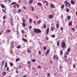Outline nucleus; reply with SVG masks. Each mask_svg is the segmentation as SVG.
<instances>
[{"instance_id": "obj_1", "label": "nucleus", "mask_w": 77, "mask_h": 77, "mask_svg": "<svg viewBox=\"0 0 77 77\" xmlns=\"http://www.w3.org/2000/svg\"><path fill=\"white\" fill-rule=\"evenodd\" d=\"M34 31L36 33H38L41 32V30L37 29H35L34 30Z\"/></svg>"}, {"instance_id": "obj_2", "label": "nucleus", "mask_w": 77, "mask_h": 77, "mask_svg": "<svg viewBox=\"0 0 77 77\" xmlns=\"http://www.w3.org/2000/svg\"><path fill=\"white\" fill-rule=\"evenodd\" d=\"M65 42H62L61 47L62 48H65Z\"/></svg>"}, {"instance_id": "obj_3", "label": "nucleus", "mask_w": 77, "mask_h": 77, "mask_svg": "<svg viewBox=\"0 0 77 77\" xmlns=\"http://www.w3.org/2000/svg\"><path fill=\"white\" fill-rule=\"evenodd\" d=\"M53 57H54V59H55L56 58L57 59V60H59V57H58V56H57V55H55V54L54 55Z\"/></svg>"}, {"instance_id": "obj_4", "label": "nucleus", "mask_w": 77, "mask_h": 77, "mask_svg": "<svg viewBox=\"0 0 77 77\" xmlns=\"http://www.w3.org/2000/svg\"><path fill=\"white\" fill-rule=\"evenodd\" d=\"M14 42L13 41H12L11 43V48H14Z\"/></svg>"}, {"instance_id": "obj_5", "label": "nucleus", "mask_w": 77, "mask_h": 77, "mask_svg": "<svg viewBox=\"0 0 77 77\" xmlns=\"http://www.w3.org/2000/svg\"><path fill=\"white\" fill-rule=\"evenodd\" d=\"M50 6L51 8H54V5L52 3L50 5Z\"/></svg>"}, {"instance_id": "obj_6", "label": "nucleus", "mask_w": 77, "mask_h": 77, "mask_svg": "<svg viewBox=\"0 0 77 77\" xmlns=\"http://www.w3.org/2000/svg\"><path fill=\"white\" fill-rule=\"evenodd\" d=\"M49 28H47V29H46V35H48V33L49 32Z\"/></svg>"}, {"instance_id": "obj_7", "label": "nucleus", "mask_w": 77, "mask_h": 77, "mask_svg": "<svg viewBox=\"0 0 77 77\" xmlns=\"http://www.w3.org/2000/svg\"><path fill=\"white\" fill-rule=\"evenodd\" d=\"M55 28V27L54 26H53V27H51V31H52V32H53V30H54Z\"/></svg>"}, {"instance_id": "obj_8", "label": "nucleus", "mask_w": 77, "mask_h": 77, "mask_svg": "<svg viewBox=\"0 0 77 77\" xmlns=\"http://www.w3.org/2000/svg\"><path fill=\"white\" fill-rule=\"evenodd\" d=\"M68 2L67 1H65L64 2V4H65L66 6V7H68Z\"/></svg>"}, {"instance_id": "obj_9", "label": "nucleus", "mask_w": 77, "mask_h": 77, "mask_svg": "<svg viewBox=\"0 0 77 77\" xmlns=\"http://www.w3.org/2000/svg\"><path fill=\"white\" fill-rule=\"evenodd\" d=\"M53 17V16L52 14L50 15H49V18L50 19H51V18H52Z\"/></svg>"}, {"instance_id": "obj_10", "label": "nucleus", "mask_w": 77, "mask_h": 77, "mask_svg": "<svg viewBox=\"0 0 77 77\" xmlns=\"http://www.w3.org/2000/svg\"><path fill=\"white\" fill-rule=\"evenodd\" d=\"M37 5L38 6H41L42 5V4L40 2H38L37 3Z\"/></svg>"}, {"instance_id": "obj_11", "label": "nucleus", "mask_w": 77, "mask_h": 77, "mask_svg": "<svg viewBox=\"0 0 77 77\" xmlns=\"http://www.w3.org/2000/svg\"><path fill=\"white\" fill-rule=\"evenodd\" d=\"M50 49H48L47 51H46V54L47 55V54H48L49 53H50Z\"/></svg>"}, {"instance_id": "obj_12", "label": "nucleus", "mask_w": 77, "mask_h": 77, "mask_svg": "<svg viewBox=\"0 0 77 77\" xmlns=\"http://www.w3.org/2000/svg\"><path fill=\"white\" fill-rule=\"evenodd\" d=\"M71 3L72 4V5H75V3L74 2V1L73 0H71Z\"/></svg>"}, {"instance_id": "obj_13", "label": "nucleus", "mask_w": 77, "mask_h": 77, "mask_svg": "<svg viewBox=\"0 0 77 77\" xmlns=\"http://www.w3.org/2000/svg\"><path fill=\"white\" fill-rule=\"evenodd\" d=\"M22 40L24 42H27V39H26L24 38H22Z\"/></svg>"}, {"instance_id": "obj_14", "label": "nucleus", "mask_w": 77, "mask_h": 77, "mask_svg": "<svg viewBox=\"0 0 77 77\" xmlns=\"http://www.w3.org/2000/svg\"><path fill=\"white\" fill-rule=\"evenodd\" d=\"M29 22L30 23H32V18H30L29 19Z\"/></svg>"}, {"instance_id": "obj_15", "label": "nucleus", "mask_w": 77, "mask_h": 77, "mask_svg": "<svg viewBox=\"0 0 77 77\" xmlns=\"http://www.w3.org/2000/svg\"><path fill=\"white\" fill-rule=\"evenodd\" d=\"M22 26L23 27H25L26 26V23H22Z\"/></svg>"}, {"instance_id": "obj_16", "label": "nucleus", "mask_w": 77, "mask_h": 77, "mask_svg": "<svg viewBox=\"0 0 77 77\" xmlns=\"http://www.w3.org/2000/svg\"><path fill=\"white\" fill-rule=\"evenodd\" d=\"M43 27L44 29H45L46 28V25L45 24V23L43 24Z\"/></svg>"}, {"instance_id": "obj_17", "label": "nucleus", "mask_w": 77, "mask_h": 77, "mask_svg": "<svg viewBox=\"0 0 77 77\" xmlns=\"http://www.w3.org/2000/svg\"><path fill=\"white\" fill-rule=\"evenodd\" d=\"M9 63L11 67H12V66L14 65L13 63H10V62H9Z\"/></svg>"}, {"instance_id": "obj_18", "label": "nucleus", "mask_w": 77, "mask_h": 77, "mask_svg": "<svg viewBox=\"0 0 77 77\" xmlns=\"http://www.w3.org/2000/svg\"><path fill=\"white\" fill-rule=\"evenodd\" d=\"M5 67L6 68L8 67V63H7V62H5Z\"/></svg>"}, {"instance_id": "obj_19", "label": "nucleus", "mask_w": 77, "mask_h": 77, "mask_svg": "<svg viewBox=\"0 0 77 77\" xmlns=\"http://www.w3.org/2000/svg\"><path fill=\"white\" fill-rule=\"evenodd\" d=\"M41 22H42L41 20H39L37 22V23H38V24H40V23H41Z\"/></svg>"}, {"instance_id": "obj_20", "label": "nucleus", "mask_w": 77, "mask_h": 77, "mask_svg": "<svg viewBox=\"0 0 77 77\" xmlns=\"http://www.w3.org/2000/svg\"><path fill=\"white\" fill-rule=\"evenodd\" d=\"M1 6L2 8L3 9V8H5V6L3 4L1 5Z\"/></svg>"}, {"instance_id": "obj_21", "label": "nucleus", "mask_w": 77, "mask_h": 77, "mask_svg": "<svg viewBox=\"0 0 77 77\" xmlns=\"http://www.w3.org/2000/svg\"><path fill=\"white\" fill-rule=\"evenodd\" d=\"M69 25L70 26H72V22L70 21L69 23Z\"/></svg>"}, {"instance_id": "obj_22", "label": "nucleus", "mask_w": 77, "mask_h": 77, "mask_svg": "<svg viewBox=\"0 0 77 77\" xmlns=\"http://www.w3.org/2000/svg\"><path fill=\"white\" fill-rule=\"evenodd\" d=\"M71 50V49H70V48H69L67 50V52H68V53H69V52L70 51V50Z\"/></svg>"}, {"instance_id": "obj_23", "label": "nucleus", "mask_w": 77, "mask_h": 77, "mask_svg": "<svg viewBox=\"0 0 77 77\" xmlns=\"http://www.w3.org/2000/svg\"><path fill=\"white\" fill-rule=\"evenodd\" d=\"M6 72H3L2 75H4V76H5V75H6Z\"/></svg>"}, {"instance_id": "obj_24", "label": "nucleus", "mask_w": 77, "mask_h": 77, "mask_svg": "<svg viewBox=\"0 0 77 77\" xmlns=\"http://www.w3.org/2000/svg\"><path fill=\"white\" fill-rule=\"evenodd\" d=\"M36 61V60L35 59H33L32 60H31V62H35Z\"/></svg>"}, {"instance_id": "obj_25", "label": "nucleus", "mask_w": 77, "mask_h": 77, "mask_svg": "<svg viewBox=\"0 0 77 77\" xmlns=\"http://www.w3.org/2000/svg\"><path fill=\"white\" fill-rule=\"evenodd\" d=\"M2 11L4 12L5 14H7V13H6V11H5V10L4 9H2Z\"/></svg>"}, {"instance_id": "obj_26", "label": "nucleus", "mask_w": 77, "mask_h": 77, "mask_svg": "<svg viewBox=\"0 0 77 77\" xmlns=\"http://www.w3.org/2000/svg\"><path fill=\"white\" fill-rule=\"evenodd\" d=\"M21 11V10L20 9H19L18 10V14H19V13H20Z\"/></svg>"}, {"instance_id": "obj_27", "label": "nucleus", "mask_w": 77, "mask_h": 77, "mask_svg": "<svg viewBox=\"0 0 77 77\" xmlns=\"http://www.w3.org/2000/svg\"><path fill=\"white\" fill-rule=\"evenodd\" d=\"M64 7H65V6L64 5H63L62 6H61V9H63V8Z\"/></svg>"}, {"instance_id": "obj_28", "label": "nucleus", "mask_w": 77, "mask_h": 77, "mask_svg": "<svg viewBox=\"0 0 77 77\" xmlns=\"http://www.w3.org/2000/svg\"><path fill=\"white\" fill-rule=\"evenodd\" d=\"M70 18H71V17L70 16H68L67 17V19L68 20H70Z\"/></svg>"}, {"instance_id": "obj_29", "label": "nucleus", "mask_w": 77, "mask_h": 77, "mask_svg": "<svg viewBox=\"0 0 77 77\" xmlns=\"http://www.w3.org/2000/svg\"><path fill=\"white\" fill-rule=\"evenodd\" d=\"M57 46H59V41H57Z\"/></svg>"}, {"instance_id": "obj_30", "label": "nucleus", "mask_w": 77, "mask_h": 77, "mask_svg": "<svg viewBox=\"0 0 77 77\" xmlns=\"http://www.w3.org/2000/svg\"><path fill=\"white\" fill-rule=\"evenodd\" d=\"M50 73H48L47 74V76L48 77H50L51 76H50Z\"/></svg>"}, {"instance_id": "obj_31", "label": "nucleus", "mask_w": 77, "mask_h": 77, "mask_svg": "<svg viewBox=\"0 0 77 77\" xmlns=\"http://www.w3.org/2000/svg\"><path fill=\"white\" fill-rule=\"evenodd\" d=\"M66 11L67 12H69V9L67 8L66 9Z\"/></svg>"}, {"instance_id": "obj_32", "label": "nucleus", "mask_w": 77, "mask_h": 77, "mask_svg": "<svg viewBox=\"0 0 77 77\" xmlns=\"http://www.w3.org/2000/svg\"><path fill=\"white\" fill-rule=\"evenodd\" d=\"M20 60V58H17L16 59V62H18V61H19Z\"/></svg>"}, {"instance_id": "obj_33", "label": "nucleus", "mask_w": 77, "mask_h": 77, "mask_svg": "<svg viewBox=\"0 0 77 77\" xmlns=\"http://www.w3.org/2000/svg\"><path fill=\"white\" fill-rule=\"evenodd\" d=\"M5 63V61L2 60V65H4V63Z\"/></svg>"}, {"instance_id": "obj_34", "label": "nucleus", "mask_w": 77, "mask_h": 77, "mask_svg": "<svg viewBox=\"0 0 77 77\" xmlns=\"http://www.w3.org/2000/svg\"><path fill=\"white\" fill-rule=\"evenodd\" d=\"M59 24H57L56 25L57 29H59Z\"/></svg>"}, {"instance_id": "obj_35", "label": "nucleus", "mask_w": 77, "mask_h": 77, "mask_svg": "<svg viewBox=\"0 0 77 77\" xmlns=\"http://www.w3.org/2000/svg\"><path fill=\"white\" fill-rule=\"evenodd\" d=\"M27 51L28 53H31V51H30V50L28 49Z\"/></svg>"}, {"instance_id": "obj_36", "label": "nucleus", "mask_w": 77, "mask_h": 77, "mask_svg": "<svg viewBox=\"0 0 77 77\" xmlns=\"http://www.w3.org/2000/svg\"><path fill=\"white\" fill-rule=\"evenodd\" d=\"M21 32L22 33H23V34L24 33V31L23 30H21Z\"/></svg>"}, {"instance_id": "obj_37", "label": "nucleus", "mask_w": 77, "mask_h": 77, "mask_svg": "<svg viewBox=\"0 0 77 77\" xmlns=\"http://www.w3.org/2000/svg\"><path fill=\"white\" fill-rule=\"evenodd\" d=\"M17 48H21V46L20 45H18L17 47Z\"/></svg>"}, {"instance_id": "obj_38", "label": "nucleus", "mask_w": 77, "mask_h": 77, "mask_svg": "<svg viewBox=\"0 0 77 77\" xmlns=\"http://www.w3.org/2000/svg\"><path fill=\"white\" fill-rule=\"evenodd\" d=\"M60 54H61V55H62V54H63V52H62V50L60 51Z\"/></svg>"}, {"instance_id": "obj_39", "label": "nucleus", "mask_w": 77, "mask_h": 77, "mask_svg": "<svg viewBox=\"0 0 77 77\" xmlns=\"http://www.w3.org/2000/svg\"><path fill=\"white\" fill-rule=\"evenodd\" d=\"M33 0H30V2H29V3L30 4H31V3H32V2H33Z\"/></svg>"}, {"instance_id": "obj_40", "label": "nucleus", "mask_w": 77, "mask_h": 77, "mask_svg": "<svg viewBox=\"0 0 77 77\" xmlns=\"http://www.w3.org/2000/svg\"><path fill=\"white\" fill-rule=\"evenodd\" d=\"M38 53L39 54H41V52L39 50L38 51Z\"/></svg>"}, {"instance_id": "obj_41", "label": "nucleus", "mask_w": 77, "mask_h": 77, "mask_svg": "<svg viewBox=\"0 0 77 77\" xmlns=\"http://www.w3.org/2000/svg\"><path fill=\"white\" fill-rule=\"evenodd\" d=\"M23 23H25V22H26V20L24 19H23Z\"/></svg>"}, {"instance_id": "obj_42", "label": "nucleus", "mask_w": 77, "mask_h": 77, "mask_svg": "<svg viewBox=\"0 0 77 77\" xmlns=\"http://www.w3.org/2000/svg\"><path fill=\"white\" fill-rule=\"evenodd\" d=\"M51 36L52 38H54V37H55V35H51Z\"/></svg>"}, {"instance_id": "obj_43", "label": "nucleus", "mask_w": 77, "mask_h": 77, "mask_svg": "<svg viewBox=\"0 0 77 77\" xmlns=\"http://www.w3.org/2000/svg\"><path fill=\"white\" fill-rule=\"evenodd\" d=\"M43 49L45 50L46 49H47V47L45 46L44 47Z\"/></svg>"}, {"instance_id": "obj_44", "label": "nucleus", "mask_w": 77, "mask_h": 77, "mask_svg": "<svg viewBox=\"0 0 77 77\" xmlns=\"http://www.w3.org/2000/svg\"><path fill=\"white\" fill-rule=\"evenodd\" d=\"M31 8H32V11H34V8H33V7H32Z\"/></svg>"}, {"instance_id": "obj_45", "label": "nucleus", "mask_w": 77, "mask_h": 77, "mask_svg": "<svg viewBox=\"0 0 77 77\" xmlns=\"http://www.w3.org/2000/svg\"><path fill=\"white\" fill-rule=\"evenodd\" d=\"M6 17L5 16H4L3 17V18L4 20H5L6 18Z\"/></svg>"}, {"instance_id": "obj_46", "label": "nucleus", "mask_w": 77, "mask_h": 77, "mask_svg": "<svg viewBox=\"0 0 77 77\" xmlns=\"http://www.w3.org/2000/svg\"><path fill=\"white\" fill-rule=\"evenodd\" d=\"M6 69H7V71H8L9 70V67H8Z\"/></svg>"}, {"instance_id": "obj_47", "label": "nucleus", "mask_w": 77, "mask_h": 77, "mask_svg": "<svg viewBox=\"0 0 77 77\" xmlns=\"http://www.w3.org/2000/svg\"><path fill=\"white\" fill-rule=\"evenodd\" d=\"M14 4H16V3L14 2H12L11 4V5H14Z\"/></svg>"}, {"instance_id": "obj_48", "label": "nucleus", "mask_w": 77, "mask_h": 77, "mask_svg": "<svg viewBox=\"0 0 77 77\" xmlns=\"http://www.w3.org/2000/svg\"><path fill=\"white\" fill-rule=\"evenodd\" d=\"M38 68L39 69H41V66H40L38 65Z\"/></svg>"}, {"instance_id": "obj_49", "label": "nucleus", "mask_w": 77, "mask_h": 77, "mask_svg": "<svg viewBox=\"0 0 77 77\" xmlns=\"http://www.w3.org/2000/svg\"><path fill=\"white\" fill-rule=\"evenodd\" d=\"M16 6L17 8H19V5L18 4H16Z\"/></svg>"}, {"instance_id": "obj_50", "label": "nucleus", "mask_w": 77, "mask_h": 77, "mask_svg": "<svg viewBox=\"0 0 77 77\" xmlns=\"http://www.w3.org/2000/svg\"><path fill=\"white\" fill-rule=\"evenodd\" d=\"M27 63H28L29 64H31V63L30 62V61H28Z\"/></svg>"}, {"instance_id": "obj_51", "label": "nucleus", "mask_w": 77, "mask_h": 77, "mask_svg": "<svg viewBox=\"0 0 77 77\" xmlns=\"http://www.w3.org/2000/svg\"><path fill=\"white\" fill-rule=\"evenodd\" d=\"M68 4L69 6H71V4L69 3V2H68Z\"/></svg>"}, {"instance_id": "obj_52", "label": "nucleus", "mask_w": 77, "mask_h": 77, "mask_svg": "<svg viewBox=\"0 0 77 77\" xmlns=\"http://www.w3.org/2000/svg\"><path fill=\"white\" fill-rule=\"evenodd\" d=\"M64 57H65V58H66V57H67V55H64Z\"/></svg>"}, {"instance_id": "obj_53", "label": "nucleus", "mask_w": 77, "mask_h": 77, "mask_svg": "<svg viewBox=\"0 0 77 77\" xmlns=\"http://www.w3.org/2000/svg\"><path fill=\"white\" fill-rule=\"evenodd\" d=\"M27 77V75H23L22 77Z\"/></svg>"}, {"instance_id": "obj_54", "label": "nucleus", "mask_w": 77, "mask_h": 77, "mask_svg": "<svg viewBox=\"0 0 77 77\" xmlns=\"http://www.w3.org/2000/svg\"><path fill=\"white\" fill-rule=\"evenodd\" d=\"M72 30H73V31H75V29L74 28H72Z\"/></svg>"}, {"instance_id": "obj_55", "label": "nucleus", "mask_w": 77, "mask_h": 77, "mask_svg": "<svg viewBox=\"0 0 77 77\" xmlns=\"http://www.w3.org/2000/svg\"><path fill=\"white\" fill-rule=\"evenodd\" d=\"M32 28V26H30L29 27V29H31Z\"/></svg>"}, {"instance_id": "obj_56", "label": "nucleus", "mask_w": 77, "mask_h": 77, "mask_svg": "<svg viewBox=\"0 0 77 77\" xmlns=\"http://www.w3.org/2000/svg\"><path fill=\"white\" fill-rule=\"evenodd\" d=\"M73 68H75V64H73Z\"/></svg>"}, {"instance_id": "obj_57", "label": "nucleus", "mask_w": 77, "mask_h": 77, "mask_svg": "<svg viewBox=\"0 0 77 77\" xmlns=\"http://www.w3.org/2000/svg\"><path fill=\"white\" fill-rule=\"evenodd\" d=\"M23 9H25V10H26V7H25V6H24L23 7Z\"/></svg>"}, {"instance_id": "obj_58", "label": "nucleus", "mask_w": 77, "mask_h": 77, "mask_svg": "<svg viewBox=\"0 0 77 77\" xmlns=\"http://www.w3.org/2000/svg\"><path fill=\"white\" fill-rule=\"evenodd\" d=\"M44 3H47V1H44Z\"/></svg>"}, {"instance_id": "obj_59", "label": "nucleus", "mask_w": 77, "mask_h": 77, "mask_svg": "<svg viewBox=\"0 0 77 77\" xmlns=\"http://www.w3.org/2000/svg\"><path fill=\"white\" fill-rule=\"evenodd\" d=\"M46 39H47V40H48V39H49L48 37H46Z\"/></svg>"}, {"instance_id": "obj_60", "label": "nucleus", "mask_w": 77, "mask_h": 77, "mask_svg": "<svg viewBox=\"0 0 77 77\" xmlns=\"http://www.w3.org/2000/svg\"><path fill=\"white\" fill-rule=\"evenodd\" d=\"M35 17L37 19H38V16H35Z\"/></svg>"}, {"instance_id": "obj_61", "label": "nucleus", "mask_w": 77, "mask_h": 77, "mask_svg": "<svg viewBox=\"0 0 77 77\" xmlns=\"http://www.w3.org/2000/svg\"><path fill=\"white\" fill-rule=\"evenodd\" d=\"M66 54H67V55H68V54H69L68 53V52H66Z\"/></svg>"}, {"instance_id": "obj_62", "label": "nucleus", "mask_w": 77, "mask_h": 77, "mask_svg": "<svg viewBox=\"0 0 77 77\" xmlns=\"http://www.w3.org/2000/svg\"><path fill=\"white\" fill-rule=\"evenodd\" d=\"M17 35H19V32L18 31L17 32Z\"/></svg>"}, {"instance_id": "obj_63", "label": "nucleus", "mask_w": 77, "mask_h": 77, "mask_svg": "<svg viewBox=\"0 0 77 77\" xmlns=\"http://www.w3.org/2000/svg\"><path fill=\"white\" fill-rule=\"evenodd\" d=\"M4 2H5V3H6V2H7V0H4Z\"/></svg>"}, {"instance_id": "obj_64", "label": "nucleus", "mask_w": 77, "mask_h": 77, "mask_svg": "<svg viewBox=\"0 0 77 77\" xmlns=\"http://www.w3.org/2000/svg\"><path fill=\"white\" fill-rule=\"evenodd\" d=\"M61 30H63V27H61L60 29Z\"/></svg>"}]
</instances>
